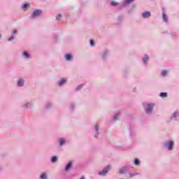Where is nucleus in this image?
<instances>
[{"instance_id":"72a5a7b5","label":"nucleus","mask_w":179,"mask_h":179,"mask_svg":"<svg viewBox=\"0 0 179 179\" xmlns=\"http://www.w3.org/2000/svg\"><path fill=\"white\" fill-rule=\"evenodd\" d=\"M129 177H135V176H138V173H129Z\"/></svg>"},{"instance_id":"7c9ffc66","label":"nucleus","mask_w":179,"mask_h":179,"mask_svg":"<svg viewBox=\"0 0 179 179\" xmlns=\"http://www.w3.org/2000/svg\"><path fill=\"white\" fill-rule=\"evenodd\" d=\"M169 34H170V36H171L172 37H176V36H177V34L174 31H171Z\"/></svg>"},{"instance_id":"cd10ccee","label":"nucleus","mask_w":179,"mask_h":179,"mask_svg":"<svg viewBox=\"0 0 179 179\" xmlns=\"http://www.w3.org/2000/svg\"><path fill=\"white\" fill-rule=\"evenodd\" d=\"M62 19V14L59 13L56 16V20L59 22Z\"/></svg>"},{"instance_id":"412c9836","label":"nucleus","mask_w":179,"mask_h":179,"mask_svg":"<svg viewBox=\"0 0 179 179\" xmlns=\"http://www.w3.org/2000/svg\"><path fill=\"white\" fill-rule=\"evenodd\" d=\"M29 8H30V4L28 3H24L22 7V9H23V10H27Z\"/></svg>"},{"instance_id":"f704fd0d","label":"nucleus","mask_w":179,"mask_h":179,"mask_svg":"<svg viewBox=\"0 0 179 179\" xmlns=\"http://www.w3.org/2000/svg\"><path fill=\"white\" fill-rule=\"evenodd\" d=\"M90 45H91V47H94V41H93V40H90Z\"/></svg>"},{"instance_id":"c756f323","label":"nucleus","mask_w":179,"mask_h":179,"mask_svg":"<svg viewBox=\"0 0 179 179\" xmlns=\"http://www.w3.org/2000/svg\"><path fill=\"white\" fill-rule=\"evenodd\" d=\"M57 160H58V157H57V156H54L51 159L52 163H55V162H57Z\"/></svg>"},{"instance_id":"6ab92c4d","label":"nucleus","mask_w":179,"mask_h":179,"mask_svg":"<svg viewBox=\"0 0 179 179\" xmlns=\"http://www.w3.org/2000/svg\"><path fill=\"white\" fill-rule=\"evenodd\" d=\"M24 59H31V55H30V54H29V52H27V51H24L22 54Z\"/></svg>"},{"instance_id":"f3484780","label":"nucleus","mask_w":179,"mask_h":179,"mask_svg":"<svg viewBox=\"0 0 179 179\" xmlns=\"http://www.w3.org/2000/svg\"><path fill=\"white\" fill-rule=\"evenodd\" d=\"M64 59L66 61L71 62V61L73 60V57H72V55L71 54H66L64 55Z\"/></svg>"},{"instance_id":"ddd939ff","label":"nucleus","mask_w":179,"mask_h":179,"mask_svg":"<svg viewBox=\"0 0 179 179\" xmlns=\"http://www.w3.org/2000/svg\"><path fill=\"white\" fill-rule=\"evenodd\" d=\"M121 117V111H117L115 114L113 115L112 116V120L113 121H117V120H119V118Z\"/></svg>"},{"instance_id":"f8f14e48","label":"nucleus","mask_w":179,"mask_h":179,"mask_svg":"<svg viewBox=\"0 0 179 179\" xmlns=\"http://www.w3.org/2000/svg\"><path fill=\"white\" fill-rule=\"evenodd\" d=\"M22 107L24 108L30 109V108H33V105H31V102L30 101H25L22 103Z\"/></svg>"},{"instance_id":"7ed1b4c3","label":"nucleus","mask_w":179,"mask_h":179,"mask_svg":"<svg viewBox=\"0 0 179 179\" xmlns=\"http://www.w3.org/2000/svg\"><path fill=\"white\" fill-rule=\"evenodd\" d=\"M111 170V166L108 165L98 173V176H101V177H105V176H107V173L108 171Z\"/></svg>"},{"instance_id":"b1692460","label":"nucleus","mask_w":179,"mask_h":179,"mask_svg":"<svg viewBox=\"0 0 179 179\" xmlns=\"http://www.w3.org/2000/svg\"><path fill=\"white\" fill-rule=\"evenodd\" d=\"M167 92H161L159 94V97H162V99H165V97H167Z\"/></svg>"},{"instance_id":"aec40b11","label":"nucleus","mask_w":179,"mask_h":179,"mask_svg":"<svg viewBox=\"0 0 179 179\" xmlns=\"http://www.w3.org/2000/svg\"><path fill=\"white\" fill-rule=\"evenodd\" d=\"M162 19L163 22H164L165 23H167L169 22V17H167L166 13H162Z\"/></svg>"},{"instance_id":"f257e3e1","label":"nucleus","mask_w":179,"mask_h":179,"mask_svg":"<svg viewBox=\"0 0 179 179\" xmlns=\"http://www.w3.org/2000/svg\"><path fill=\"white\" fill-rule=\"evenodd\" d=\"M143 107H144L145 113L148 114V115H152V113H153V108H155V103H144Z\"/></svg>"},{"instance_id":"2eb2a0df","label":"nucleus","mask_w":179,"mask_h":179,"mask_svg":"<svg viewBox=\"0 0 179 179\" xmlns=\"http://www.w3.org/2000/svg\"><path fill=\"white\" fill-rule=\"evenodd\" d=\"M73 164V162L72 161L69 162L64 168V171L66 172L69 171V170H71V169L72 168Z\"/></svg>"},{"instance_id":"4468645a","label":"nucleus","mask_w":179,"mask_h":179,"mask_svg":"<svg viewBox=\"0 0 179 179\" xmlns=\"http://www.w3.org/2000/svg\"><path fill=\"white\" fill-rule=\"evenodd\" d=\"M17 86L18 87H23L24 86V79L20 78L17 81Z\"/></svg>"},{"instance_id":"a211bd4d","label":"nucleus","mask_w":179,"mask_h":179,"mask_svg":"<svg viewBox=\"0 0 179 179\" xmlns=\"http://www.w3.org/2000/svg\"><path fill=\"white\" fill-rule=\"evenodd\" d=\"M65 143H66V139H65L64 138H60L59 139V146H64V145H65Z\"/></svg>"},{"instance_id":"0eeeda50","label":"nucleus","mask_w":179,"mask_h":179,"mask_svg":"<svg viewBox=\"0 0 179 179\" xmlns=\"http://www.w3.org/2000/svg\"><path fill=\"white\" fill-rule=\"evenodd\" d=\"M178 117H179V111L176 110L171 115L169 120H168V122H171V121H177Z\"/></svg>"},{"instance_id":"393cba45","label":"nucleus","mask_w":179,"mask_h":179,"mask_svg":"<svg viewBox=\"0 0 179 179\" xmlns=\"http://www.w3.org/2000/svg\"><path fill=\"white\" fill-rule=\"evenodd\" d=\"M134 165H135V166H139V165L141 164V161L139 160V159L136 158V159H134Z\"/></svg>"},{"instance_id":"e433bc0d","label":"nucleus","mask_w":179,"mask_h":179,"mask_svg":"<svg viewBox=\"0 0 179 179\" xmlns=\"http://www.w3.org/2000/svg\"><path fill=\"white\" fill-rule=\"evenodd\" d=\"M13 34H14V36L15 34H17V30L15 29L13 31Z\"/></svg>"},{"instance_id":"c85d7f7f","label":"nucleus","mask_w":179,"mask_h":179,"mask_svg":"<svg viewBox=\"0 0 179 179\" xmlns=\"http://www.w3.org/2000/svg\"><path fill=\"white\" fill-rule=\"evenodd\" d=\"M45 107V108H51V107H52V103L51 102H48Z\"/></svg>"},{"instance_id":"473e14b6","label":"nucleus","mask_w":179,"mask_h":179,"mask_svg":"<svg viewBox=\"0 0 179 179\" xmlns=\"http://www.w3.org/2000/svg\"><path fill=\"white\" fill-rule=\"evenodd\" d=\"M82 87H83V85H78L77 87H76V92L80 90V89H82Z\"/></svg>"},{"instance_id":"c9c22d12","label":"nucleus","mask_w":179,"mask_h":179,"mask_svg":"<svg viewBox=\"0 0 179 179\" xmlns=\"http://www.w3.org/2000/svg\"><path fill=\"white\" fill-rule=\"evenodd\" d=\"M13 40H15V37L14 36H11V37L8 38V41H13Z\"/></svg>"},{"instance_id":"f03ea898","label":"nucleus","mask_w":179,"mask_h":179,"mask_svg":"<svg viewBox=\"0 0 179 179\" xmlns=\"http://www.w3.org/2000/svg\"><path fill=\"white\" fill-rule=\"evenodd\" d=\"M164 147L167 149L169 152L174 150V140L169 139L164 143Z\"/></svg>"},{"instance_id":"6e6552de","label":"nucleus","mask_w":179,"mask_h":179,"mask_svg":"<svg viewBox=\"0 0 179 179\" xmlns=\"http://www.w3.org/2000/svg\"><path fill=\"white\" fill-rule=\"evenodd\" d=\"M108 55H110V50L105 49L101 54V58L103 61H106Z\"/></svg>"},{"instance_id":"9b49d317","label":"nucleus","mask_w":179,"mask_h":179,"mask_svg":"<svg viewBox=\"0 0 179 179\" xmlns=\"http://www.w3.org/2000/svg\"><path fill=\"white\" fill-rule=\"evenodd\" d=\"M152 16L150 11H144L141 13V17L143 19H149Z\"/></svg>"},{"instance_id":"1a4fd4ad","label":"nucleus","mask_w":179,"mask_h":179,"mask_svg":"<svg viewBox=\"0 0 179 179\" xmlns=\"http://www.w3.org/2000/svg\"><path fill=\"white\" fill-rule=\"evenodd\" d=\"M129 170H131V166L127 165V166H122L119 169V173L125 174Z\"/></svg>"},{"instance_id":"4be33fe9","label":"nucleus","mask_w":179,"mask_h":179,"mask_svg":"<svg viewBox=\"0 0 179 179\" xmlns=\"http://www.w3.org/2000/svg\"><path fill=\"white\" fill-rule=\"evenodd\" d=\"M167 75H169V71H167V70H162V71L161 72V76L163 78H166V76H167Z\"/></svg>"},{"instance_id":"2f4dec72","label":"nucleus","mask_w":179,"mask_h":179,"mask_svg":"<svg viewBox=\"0 0 179 179\" xmlns=\"http://www.w3.org/2000/svg\"><path fill=\"white\" fill-rule=\"evenodd\" d=\"M75 107H76V103H71L70 104V106H69L70 110H73V109L75 108Z\"/></svg>"},{"instance_id":"5701e85b","label":"nucleus","mask_w":179,"mask_h":179,"mask_svg":"<svg viewBox=\"0 0 179 179\" xmlns=\"http://www.w3.org/2000/svg\"><path fill=\"white\" fill-rule=\"evenodd\" d=\"M40 179H48V175H47V173H43L40 176Z\"/></svg>"},{"instance_id":"a878e982","label":"nucleus","mask_w":179,"mask_h":179,"mask_svg":"<svg viewBox=\"0 0 179 179\" xmlns=\"http://www.w3.org/2000/svg\"><path fill=\"white\" fill-rule=\"evenodd\" d=\"M123 20H124V17L122 15H120L117 18V21L118 23H121V22H122Z\"/></svg>"},{"instance_id":"bb28decb","label":"nucleus","mask_w":179,"mask_h":179,"mask_svg":"<svg viewBox=\"0 0 179 179\" xmlns=\"http://www.w3.org/2000/svg\"><path fill=\"white\" fill-rule=\"evenodd\" d=\"M110 5L112 6H118V5H120V3L118 2L112 1H110Z\"/></svg>"},{"instance_id":"58836bf2","label":"nucleus","mask_w":179,"mask_h":179,"mask_svg":"<svg viewBox=\"0 0 179 179\" xmlns=\"http://www.w3.org/2000/svg\"><path fill=\"white\" fill-rule=\"evenodd\" d=\"M0 38H1V34H0Z\"/></svg>"},{"instance_id":"39448f33","label":"nucleus","mask_w":179,"mask_h":179,"mask_svg":"<svg viewBox=\"0 0 179 179\" xmlns=\"http://www.w3.org/2000/svg\"><path fill=\"white\" fill-rule=\"evenodd\" d=\"M142 63L144 65V66H148L149 64V61L150 60V57L148 54L143 55L142 57Z\"/></svg>"},{"instance_id":"20e7f679","label":"nucleus","mask_w":179,"mask_h":179,"mask_svg":"<svg viewBox=\"0 0 179 179\" xmlns=\"http://www.w3.org/2000/svg\"><path fill=\"white\" fill-rule=\"evenodd\" d=\"M94 138H99V136L101 133V127H100V124H96L94 126Z\"/></svg>"},{"instance_id":"9d476101","label":"nucleus","mask_w":179,"mask_h":179,"mask_svg":"<svg viewBox=\"0 0 179 179\" xmlns=\"http://www.w3.org/2000/svg\"><path fill=\"white\" fill-rule=\"evenodd\" d=\"M67 82H68V78H62L58 80L57 85L58 86H59V87H62V86H65V85H66Z\"/></svg>"},{"instance_id":"423d86ee","label":"nucleus","mask_w":179,"mask_h":179,"mask_svg":"<svg viewBox=\"0 0 179 179\" xmlns=\"http://www.w3.org/2000/svg\"><path fill=\"white\" fill-rule=\"evenodd\" d=\"M41 13H43V10L41 9H36L32 12L31 15V19H36V17H38V16H41Z\"/></svg>"},{"instance_id":"dca6fc26","label":"nucleus","mask_w":179,"mask_h":179,"mask_svg":"<svg viewBox=\"0 0 179 179\" xmlns=\"http://www.w3.org/2000/svg\"><path fill=\"white\" fill-rule=\"evenodd\" d=\"M135 0H124L122 5L120 6V8H125L127 5H129V3H132Z\"/></svg>"},{"instance_id":"4c0bfd02","label":"nucleus","mask_w":179,"mask_h":179,"mask_svg":"<svg viewBox=\"0 0 179 179\" xmlns=\"http://www.w3.org/2000/svg\"><path fill=\"white\" fill-rule=\"evenodd\" d=\"M80 179H85V177H83H83H81V178H80Z\"/></svg>"}]
</instances>
